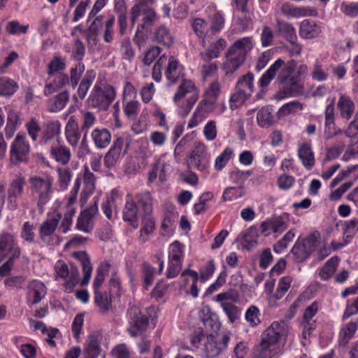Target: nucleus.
Listing matches in <instances>:
<instances>
[{"instance_id":"nucleus-57","label":"nucleus","mask_w":358,"mask_h":358,"mask_svg":"<svg viewBox=\"0 0 358 358\" xmlns=\"http://www.w3.org/2000/svg\"><path fill=\"white\" fill-rule=\"evenodd\" d=\"M155 268L150 264L144 263L142 265V278L145 289H148L154 280Z\"/></svg>"},{"instance_id":"nucleus-30","label":"nucleus","mask_w":358,"mask_h":358,"mask_svg":"<svg viewBox=\"0 0 358 358\" xmlns=\"http://www.w3.org/2000/svg\"><path fill=\"white\" fill-rule=\"evenodd\" d=\"M225 46V40L219 38L211 42L208 48L200 53V56L204 62H208L212 59L218 57L220 51L222 50Z\"/></svg>"},{"instance_id":"nucleus-55","label":"nucleus","mask_w":358,"mask_h":358,"mask_svg":"<svg viewBox=\"0 0 358 358\" xmlns=\"http://www.w3.org/2000/svg\"><path fill=\"white\" fill-rule=\"evenodd\" d=\"M342 134H345L348 136H350L348 131H343L340 128H336L334 121H331V123L329 122H325L324 136L327 140Z\"/></svg>"},{"instance_id":"nucleus-13","label":"nucleus","mask_w":358,"mask_h":358,"mask_svg":"<svg viewBox=\"0 0 358 358\" xmlns=\"http://www.w3.org/2000/svg\"><path fill=\"white\" fill-rule=\"evenodd\" d=\"M25 179L21 176H16L9 185L8 189V207L15 210L18 206V199L23 194Z\"/></svg>"},{"instance_id":"nucleus-25","label":"nucleus","mask_w":358,"mask_h":358,"mask_svg":"<svg viewBox=\"0 0 358 358\" xmlns=\"http://www.w3.org/2000/svg\"><path fill=\"white\" fill-rule=\"evenodd\" d=\"M91 138L97 149L107 148L111 142V134L106 128H96L91 133Z\"/></svg>"},{"instance_id":"nucleus-20","label":"nucleus","mask_w":358,"mask_h":358,"mask_svg":"<svg viewBox=\"0 0 358 358\" xmlns=\"http://www.w3.org/2000/svg\"><path fill=\"white\" fill-rule=\"evenodd\" d=\"M341 117L349 120L355 110V104L352 99L345 94H340L336 103Z\"/></svg>"},{"instance_id":"nucleus-16","label":"nucleus","mask_w":358,"mask_h":358,"mask_svg":"<svg viewBox=\"0 0 358 358\" xmlns=\"http://www.w3.org/2000/svg\"><path fill=\"white\" fill-rule=\"evenodd\" d=\"M98 213L97 200L94 201V206L80 213L77 219L76 229L79 231L90 233L93 228V217Z\"/></svg>"},{"instance_id":"nucleus-58","label":"nucleus","mask_w":358,"mask_h":358,"mask_svg":"<svg viewBox=\"0 0 358 358\" xmlns=\"http://www.w3.org/2000/svg\"><path fill=\"white\" fill-rule=\"evenodd\" d=\"M357 329V322H350L345 325L340 331V338L344 343H347L352 338Z\"/></svg>"},{"instance_id":"nucleus-45","label":"nucleus","mask_w":358,"mask_h":358,"mask_svg":"<svg viewBox=\"0 0 358 358\" xmlns=\"http://www.w3.org/2000/svg\"><path fill=\"white\" fill-rule=\"evenodd\" d=\"M292 282V278L290 276L282 277L278 283L275 292L272 296H271V299L272 298L275 300L282 299L289 290Z\"/></svg>"},{"instance_id":"nucleus-38","label":"nucleus","mask_w":358,"mask_h":358,"mask_svg":"<svg viewBox=\"0 0 358 358\" xmlns=\"http://www.w3.org/2000/svg\"><path fill=\"white\" fill-rule=\"evenodd\" d=\"M220 92V84L218 81L213 82L205 92V100L201 103H206L208 108L213 105Z\"/></svg>"},{"instance_id":"nucleus-48","label":"nucleus","mask_w":358,"mask_h":358,"mask_svg":"<svg viewBox=\"0 0 358 358\" xmlns=\"http://www.w3.org/2000/svg\"><path fill=\"white\" fill-rule=\"evenodd\" d=\"M137 3L131 10V22L132 26L138 21L141 16L142 9L148 7V4L153 3L155 0H136Z\"/></svg>"},{"instance_id":"nucleus-53","label":"nucleus","mask_w":358,"mask_h":358,"mask_svg":"<svg viewBox=\"0 0 358 358\" xmlns=\"http://www.w3.org/2000/svg\"><path fill=\"white\" fill-rule=\"evenodd\" d=\"M140 109V103L138 101L129 100L123 105L125 115L131 120L136 117Z\"/></svg>"},{"instance_id":"nucleus-56","label":"nucleus","mask_w":358,"mask_h":358,"mask_svg":"<svg viewBox=\"0 0 358 358\" xmlns=\"http://www.w3.org/2000/svg\"><path fill=\"white\" fill-rule=\"evenodd\" d=\"M295 236V232L293 229L287 231L273 247V250L276 253H281L285 249L287 248L288 244L292 241Z\"/></svg>"},{"instance_id":"nucleus-40","label":"nucleus","mask_w":358,"mask_h":358,"mask_svg":"<svg viewBox=\"0 0 358 358\" xmlns=\"http://www.w3.org/2000/svg\"><path fill=\"white\" fill-rule=\"evenodd\" d=\"M192 27L199 37L203 38V43L206 44L208 37L211 35L206 22L201 18H196L192 23Z\"/></svg>"},{"instance_id":"nucleus-52","label":"nucleus","mask_w":358,"mask_h":358,"mask_svg":"<svg viewBox=\"0 0 358 358\" xmlns=\"http://www.w3.org/2000/svg\"><path fill=\"white\" fill-rule=\"evenodd\" d=\"M58 172V185L60 191L67 189L72 178V173L69 169L59 168Z\"/></svg>"},{"instance_id":"nucleus-1","label":"nucleus","mask_w":358,"mask_h":358,"mask_svg":"<svg viewBox=\"0 0 358 358\" xmlns=\"http://www.w3.org/2000/svg\"><path fill=\"white\" fill-rule=\"evenodd\" d=\"M80 185L81 179L78 177L73 183L69 195L64 199L59 208L41 224L39 236L43 242L48 243L50 241L60 220L59 229L63 233H66L70 230L73 217L77 210V196Z\"/></svg>"},{"instance_id":"nucleus-2","label":"nucleus","mask_w":358,"mask_h":358,"mask_svg":"<svg viewBox=\"0 0 358 358\" xmlns=\"http://www.w3.org/2000/svg\"><path fill=\"white\" fill-rule=\"evenodd\" d=\"M289 327L284 321H275L265 330L261 343L260 357H278L289 334Z\"/></svg>"},{"instance_id":"nucleus-19","label":"nucleus","mask_w":358,"mask_h":358,"mask_svg":"<svg viewBox=\"0 0 358 358\" xmlns=\"http://www.w3.org/2000/svg\"><path fill=\"white\" fill-rule=\"evenodd\" d=\"M50 153L52 159L62 165L69 164L71 158L70 149L59 141L52 143Z\"/></svg>"},{"instance_id":"nucleus-35","label":"nucleus","mask_w":358,"mask_h":358,"mask_svg":"<svg viewBox=\"0 0 358 358\" xmlns=\"http://www.w3.org/2000/svg\"><path fill=\"white\" fill-rule=\"evenodd\" d=\"M244 61L228 50L226 55V61L223 64V69L227 74L233 73L243 64Z\"/></svg>"},{"instance_id":"nucleus-62","label":"nucleus","mask_w":358,"mask_h":358,"mask_svg":"<svg viewBox=\"0 0 358 358\" xmlns=\"http://www.w3.org/2000/svg\"><path fill=\"white\" fill-rule=\"evenodd\" d=\"M94 301L96 304L99 307L102 313H106L110 307V301L108 298L106 294L101 292L94 293Z\"/></svg>"},{"instance_id":"nucleus-49","label":"nucleus","mask_w":358,"mask_h":358,"mask_svg":"<svg viewBox=\"0 0 358 358\" xmlns=\"http://www.w3.org/2000/svg\"><path fill=\"white\" fill-rule=\"evenodd\" d=\"M311 76L318 82L325 81L328 78V73L324 70L322 62L317 59L313 64Z\"/></svg>"},{"instance_id":"nucleus-17","label":"nucleus","mask_w":358,"mask_h":358,"mask_svg":"<svg viewBox=\"0 0 358 358\" xmlns=\"http://www.w3.org/2000/svg\"><path fill=\"white\" fill-rule=\"evenodd\" d=\"M288 227L287 217L278 216L263 222L261 224L262 231L266 236L272 232L279 235Z\"/></svg>"},{"instance_id":"nucleus-6","label":"nucleus","mask_w":358,"mask_h":358,"mask_svg":"<svg viewBox=\"0 0 358 358\" xmlns=\"http://www.w3.org/2000/svg\"><path fill=\"white\" fill-rule=\"evenodd\" d=\"M115 96L116 92L112 85L96 82L87 98V102L92 108L107 110Z\"/></svg>"},{"instance_id":"nucleus-11","label":"nucleus","mask_w":358,"mask_h":358,"mask_svg":"<svg viewBox=\"0 0 358 358\" xmlns=\"http://www.w3.org/2000/svg\"><path fill=\"white\" fill-rule=\"evenodd\" d=\"M319 245V234L314 233L307 238L298 239L292 249V253L297 262H303Z\"/></svg>"},{"instance_id":"nucleus-46","label":"nucleus","mask_w":358,"mask_h":358,"mask_svg":"<svg viewBox=\"0 0 358 358\" xmlns=\"http://www.w3.org/2000/svg\"><path fill=\"white\" fill-rule=\"evenodd\" d=\"M94 174L86 167L83 175L84 188L81 194L82 199L84 196L87 198L93 192L94 189Z\"/></svg>"},{"instance_id":"nucleus-64","label":"nucleus","mask_w":358,"mask_h":358,"mask_svg":"<svg viewBox=\"0 0 358 358\" xmlns=\"http://www.w3.org/2000/svg\"><path fill=\"white\" fill-rule=\"evenodd\" d=\"M111 355L114 358L131 357L130 350L124 343H120L115 346L111 350Z\"/></svg>"},{"instance_id":"nucleus-61","label":"nucleus","mask_w":358,"mask_h":358,"mask_svg":"<svg viewBox=\"0 0 358 358\" xmlns=\"http://www.w3.org/2000/svg\"><path fill=\"white\" fill-rule=\"evenodd\" d=\"M82 115L81 131L88 133L90 129L96 123V118L92 113L89 111H83Z\"/></svg>"},{"instance_id":"nucleus-59","label":"nucleus","mask_w":358,"mask_h":358,"mask_svg":"<svg viewBox=\"0 0 358 358\" xmlns=\"http://www.w3.org/2000/svg\"><path fill=\"white\" fill-rule=\"evenodd\" d=\"M184 255L183 247L179 241H174L169 248V259L182 261Z\"/></svg>"},{"instance_id":"nucleus-9","label":"nucleus","mask_w":358,"mask_h":358,"mask_svg":"<svg viewBox=\"0 0 358 358\" xmlns=\"http://www.w3.org/2000/svg\"><path fill=\"white\" fill-rule=\"evenodd\" d=\"M31 145L26 135L17 134L10 145V160L12 164L27 163L29 160Z\"/></svg>"},{"instance_id":"nucleus-5","label":"nucleus","mask_w":358,"mask_h":358,"mask_svg":"<svg viewBox=\"0 0 358 358\" xmlns=\"http://www.w3.org/2000/svg\"><path fill=\"white\" fill-rule=\"evenodd\" d=\"M289 67L285 63V61L279 58L278 59L262 76L259 83L262 87L267 86L271 81L275 78L277 73L278 79L283 84L284 87H287L289 90H296L297 87V80L293 76H286L285 72L288 71Z\"/></svg>"},{"instance_id":"nucleus-34","label":"nucleus","mask_w":358,"mask_h":358,"mask_svg":"<svg viewBox=\"0 0 358 358\" xmlns=\"http://www.w3.org/2000/svg\"><path fill=\"white\" fill-rule=\"evenodd\" d=\"M18 89L19 85L14 80L8 77H2L0 78V96L10 97Z\"/></svg>"},{"instance_id":"nucleus-33","label":"nucleus","mask_w":358,"mask_h":358,"mask_svg":"<svg viewBox=\"0 0 358 358\" xmlns=\"http://www.w3.org/2000/svg\"><path fill=\"white\" fill-rule=\"evenodd\" d=\"M69 100V94L64 91L48 101V108L52 113L62 110Z\"/></svg>"},{"instance_id":"nucleus-7","label":"nucleus","mask_w":358,"mask_h":358,"mask_svg":"<svg viewBox=\"0 0 358 358\" xmlns=\"http://www.w3.org/2000/svg\"><path fill=\"white\" fill-rule=\"evenodd\" d=\"M30 188L33 198L36 201L38 209L43 207L50 201L54 192L53 179L46 176L45 177L33 176L29 178Z\"/></svg>"},{"instance_id":"nucleus-50","label":"nucleus","mask_w":358,"mask_h":358,"mask_svg":"<svg viewBox=\"0 0 358 358\" xmlns=\"http://www.w3.org/2000/svg\"><path fill=\"white\" fill-rule=\"evenodd\" d=\"M260 311L255 306H250L245 313V319L250 327H256L261 322Z\"/></svg>"},{"instance_id":"nucleus-54","label":"nucleus","mask_w":358,"mask_h":358,"mask_svg":"<svg viewBox=\"0 0 358 358\" xmlns=\"http://www.w3.org/2000/svg\"><path fill=\"white\" fill-rule=\"evenodd\" d=\"M257 120L261 127H269L273 121V117L269 109L265 107L260 109L257 115Z\"/></svg>"},{"instance_id":"nucleus-15","label":"nucleus","mask_w":358,"mask_h":358,"mask_svg":"<svg viewBox=\"0 0 358 358\" xmlns=\"http://www.w3.org/2000/svg\"><path fill=\"white\" fill-rule=\"evenodd\" d=\"M129 135L122 134L113 141V144L106 154L104 163L107 167L113 166L119 159L124 145H129Z\"/></svg>"},{"instance_id":"nucleus-14","label":"nucleus","mask_w":358,"mask_h":358,"mask_svg":"<svg viewBox=\"0 0 358 358\" xmlns=\"http://www.w3.org/2000/svg\"><path fill=\"white\" fill-rule=\"evenodd\" d=\"M55 271L56 279L59 278L62 279L66 278H69L66 285V290L67 292H70L71 287L78 282L79 271L73 266H71V271H69L66 264L62 261H57L55 265Z\"/></svg>"},{"instance_id":"nucleus-43","label":"nucleus","mask_w":358,"mask_h":358,"mask_svg":"<svg viewBox=\"0 0 358 358\" xmlns=\"http://www.w3.org/2000/svg\"><path fill=\"white\" fill-rule=\"evenodd\" d=\"M210 162L209 156H199L196 155L190 156L189 163L191 166L205 173L208 171Z\"/></svg>"},{"instance_id":"nucleus-22","label":"nucleus","mask_w":358,"mask_h":358,"mask_svg":"<svg viewBox=\"0 0 358 358\" xmlns=\"http://www.w3.org/2000/svg\"><path fill=\"white\" fill-rule=\"evenodd\" d=\"M121 201V194L119 190L113 189L107 196L106 201L102 204L103 213L108 219H111L113 213H116L118 205Z\"/></svg>"},{"instance_id":"nucleus-36","label":"nucleus","mask_w":358,"mask_h":358,"mask_svg":"<svg viewBox=\"0 0 358 358\" xmlns=\"http://www.w3.org/2000/svg\"><path fill=\"white\" fill-rule=\"evenodd\" d=\"M276 30L278 33L283 36L287 42H293L296 40L297 36L296 34V29L292 24L284 22L277 21Z\"/></svg>"},{"instance_id":"nucleus-3","label":"nucleus","mask_w":358,"mask_h":358,"mask_svg":"<svg viewBox=\"0 0 358 358\" xmlns=\"http://www.w3.org/2000/svg\"><path fill=\"white\" fill-rule=\"evenodd\" d=\"M153 210L152 197L148 191L136 194L129 193L125 197L122 210V218L134 227H138V220L143 215L152 214Z\"/></svg>"},{"instance_id":"nucleus-24","label":"nucleus","mask_w":358,"mask_h":358,"mask_svg":"<svg viewBox=\"0 0 358 358\" xmlns=\"http://www.w3.org/2000/svg\"><path fill=\"white\" fill-rule=\"evenodd\" d=\"M101 341V335L99 333H92L88 336L84 348L87 358H96L99 355Z\"/></svg>"},{"instance_id":"nucleus-37","label":"nucleus","mask_w":358,"mask_h":358,"mask_svg":"<svg viewBox=\"0 0 358 358\" xmlns=\"http://www.w3.org/2000/svg\"><path fill=\"white\" fill-rule=\"evenodd\" d=\"M96 73L94 71H87L81 80L78 90L77 95L80 99H83L95 79Z\"/></svg>"},{"instance_id":"nucleus-39","label":"nucleus","mask_w":358,"mask_h":358,"mask_svg":"<svg viewBox=\"0 0 358 358\" xmlns=\"http://www.w3.org/2000/svg\"><path fill=\"white\" fill-rule=\"evenodd\" d=\"M338 264V258L333 257L330 258L320 269L319 275L323 280H328L336 270Z\"/></svg>"},{"instance_id":"nucleus-27","label":"nucleus","mask_w":358,"mask_h":358,"mask_svg":"<svg viewBox=\"0 0 358 358\" xmlns=\"http://www.w3.org/2000/svg\"><path fill=\"white\" fill-rule=\"evenodd\" d=\"M60 134L61 123L58 120L48 122L44 127L41 142L46 144L54 138L59 141Z\"/></svg>"},{"instance_id":"nucleus-10","label":"nucleus","mask_w":358,"mask_h":358,"mask_svg":"<svg viewBox=\"0 0 358 358\" xmlns=\"http://www.w3.org/2000/svg\"><path fill=\"white\" fill-rule=\"evenodd\" d=\"M253 80L252 73H248L238 80L236 92L230 98L231 107H238L251 96L254 88Z\"/></svg>"},{"instance_id":"nucleus-51","label":"nucleus","mask_w":358,"mask_h":358,"mask_svg":"<svg viewBox=\"0 0 358 358\" xmlns=\"http://www.w3.org/2000/svg\"><path fill=\"white\" fill-rule=\"evenodd\" d=\"M85 65L82 62H78L75 67L70 70L69 85L72 88H75L85 71Z\"/></svg>"},{"instance_id":"nucleus-23","label":"nucleus","mask_w":358,"mask_h":358,"mask_svg":"<svg viewBox=\"0 0 358 358\" xmlns=\"http://www.w3.org/2000/svg\"><path fill=\"white\" fill-rule=\"evenodd\" d=\"M253 45L252 37H243L236 41L228 50L245 60L246 55L252 49Z\"/></svg>"},{"instance_id":"nucleus-63","label":"nucleus","mask_w":358,"mask_h":358,"mask_svg":"<svg viewBox=\"0 0 358 358\" xmlns=\"http://www.w3.org/2000/svg\"><path fill=\"white\" fill-rule=\"evenodd\" d=\"M356 314H358V296L347 301L343 319L346 320Z\"/></svg>"},{"instance_id":"nucleus-29","label":"nucleus","mask_w":358,"mask_h":358,"mask_svg":"<svg viewBox=\"0 0 358 358\" xmlns=\"http://www.w3.org/2000/svg\"><path fill=\"white\" fill-rule=\"evenodd\" d=\"M165 76L171 83H174L179 78L184 76L183 66L178 60L171 57L169 59L168 66L165 72Z\"/></svg>"},{"instance_id":"nucleus-41","label":"nucleus","mask_w":358,"mask_h":358,"mask_svg":"<svg viewBox=\"0 0 358 358\" xmlns=\"http://www.w3.org/2000/svg\"><path fill=\"white\" fill-rule=\"evenodd\" d=\"M234 151L231 147H226L224 150L216 157L214 167L217 171L222 170L234 156Z\"/></svg>"},{"instance_id":"nucleus-28","label":"nucleus","mask_w":358,"mask_h":358,"mask_svg":"<svg viewBox=\"0 0 358 358\" xmlns=\"http://www.w3.org/2000/svg\"><path fill=\"white\" fill-rule=\"evenodd\" d=\"M72 256L80 262L83 267V278L81 285H87L90 280L92 271V266L89 256L84 251L74 252Z\"/></svg>"},{"instance_id":"nucleus-44","label":"nucleus","mask_w":358,"mask_h":358,"mask_svg":"<svg viewBox=\"0 0 358 358\" xmlns=\"http://www.w3.org/2000/svg\"><path fill=\"white\" fill-rule=\"evenodd\" d=\"M143 226L141 229L140 239L142 242H145L147 237L154 231L155 228V222L151 214L143 215Z\"/></svg>"},{"instance_id":"nucleus-4","label":"nucleus","mask_w":358,"mask_h":358,"mask_svg":"<svg viewBox=\"0 0 358 358\" xmlns=\"http://www.w3.org/2000/svg\"><path fill=\"white\" fill-rule=\"evenodd\" d=\"M199 96V90L194 83L191 80H183L173 97V103L178 107L179 115L187 116L198 101Z\"/></svg>"},{"instance_id":"nucleus-21","label":"nucleus","mask_w":358,"mask_h":358,"mask_svg":"<svg viewBox=\"0 0 358 358\" xmlns=\"http://www.w3.org/2000/svg\"><path fill=\"white\" fill-rule=\"evenodd\" d=\"M229 338L224 336L221 341H215L213 337L208 338L205 344V354L208 358H214L220 355L227 347Z\"/></svg>"},{"instance_id":"nucleus-42","label":"nucleus","mask_w":358,"mask_h":358,"mask_svg":"<svg viewBox=\"0 0 358 358\" xmlns=\"http://www.w3.org/2000/svg\"><path fill=\"white\" fill-rule=\"evenodd\" d=\"M24 127L27 134L33 141H38L41 132L40 122L35 117H31L25 124Z\"/></svg>"},{"instance_id":"nucleus-8","label":"nucleus","mask_w":358,"mask_h":358,"mask_svg":"<svg viewBox=\"0 0 358 358\" xmlns=\"http://www.w3.org/2000/svg\"><path fill=\"white\" fill-rule=\"evenodd\" d=\"M20 250L14 236L3 232L0 234V262L8 259L0 267V276L6 275L10 271L14 259L20 257Z\"/></svg>"},{"instance_id":"nucleus-32","label":"nucleus","mask_w":358,"mask_h":358,"mask_svg":"<svg viewBox=\"0 0 358 358\" xmlns=\"http://www.w3.org/2000/svg\"><path fill=\"white\" fill-rule=\"evenodd\" d=\"M298 156L307 169L313 168L315 164V156L309 144L303 143L300 145L298 150Z\"/></svg>"},{"instance_id":"nucleus-60","label":"nucleus","mask_w":358,"mask_h":358,"mask_svg":"<svg viewBox=\"0 0 358 358\" xmlns=\"http://www.w3.org/2000/svg\"><path fill=\"white\" fill-rule=\"evenodd\" d=\"M303 109V105L298 101H293L284 104L279 109V113L282 115H288L297 113Z\"/></svg>"},{"instance_id":"nucleus-18","label":"nucleus","mask_w":358,"mask_h":358,"mask_svg":"<svg viewBox=\"0 0 358 358\" xmlns=\"http://www.w3.org/2000/svg\"><path fill=\"white\" fill-rule=\"evenodd\" d=\"M45 285L40 280H34L27 286V298L31 305L39 303L46 295Z\"/></svg>"},{"instance_id":"nucleus-47","label":"nucleus","mask_w":358,"mask_h":358,"mask_svg":"<svg viewBox=\"0 0 358 358\" xmlns=\"http://www.w3.org/2000/svg\"><path fill=\"white\" fill-rule=\"evenodd\" d=\"M154 36L157 42L166 46L171 45L173 41V36L169 30L164 26L159 27L155 31Z\"/></svg>"},{"instance_id":"nucleus-26","label":"nucleus","mask_w":358,"mask_h":358,"mask_svg":"<svg viewBox=\"0 0 358 358\" xmlns=\"http://www.w3.org/2000/svg\"><path fill=\"white\" fill-rule=\"evenodd\" d=\"M299 32L301 38L311 39L320 35L322 32V27L315 22L304 20L300 24Z\"/></svg>"},{"instance_id":"nucleus-12","label":"nucleus","mask_w":358,"mask_h":358,"mask_svg":"<svg viewBox=\"0 0 358 358\" xmlns=\"http://www.w3.org/2000/svg\"><path fill=\"white\" fill-rule=\"evenodd\" d=\"M130 327L128 329L129 334L133 337L140 335L147 327L148 320L142 315L137 306H132L128 310Z\"/></svg>"},{"instance_id":"nucleus-31","label":"nucleus","mask_w":358,"mask_h":358,"mask_svg":"<svg viewBox=\"0 0 358 358\" xmlns=\"http://www.w3.org/2000/svg\"><path fill=\"white\" fill-rule=\"evenodd\" d=\"M209 111L210 109L206 103H199L188 122L187 128L192 129L200 124L206 119Z\"/></svg>"}]
</instances>
